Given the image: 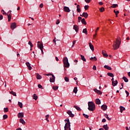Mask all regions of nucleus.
Here are the masks:
<instances>
[{"mask_svg":"<svg viewBox=\"0 0 130 130\" xmlns=\"http://www.w3.org/2000/svg\"><path fill=\"white\" fill-rule=\"evenodd\" d=\"M120 39V38L119 37H118L116 39V41H114L113 44V48L114 50H116L118 49V48L120 46V44H121V41Z\"/></svg>","mask_w":130,"mask_h":130,"instance_id":"f257e3e1","label":"nucleus"},{"mask_svg":"<svg viewBox=\"0 0 130 130\" xmlns=\"http://www.w3.org/2000/svg\"><path fill=\"white\" fill-rule=\"evenodd\" d=\"M88 109L89 111H94L95 110V104L93 102H89L88 103Z\"/></svg>","mask_w":130,"mask_h":130,"instance_id":"f03ea898","label":"nucleus"},{"mask_svg":"<svg viewBox=\"0 0 130 130\" xmlns=\"http://www.w3.org/2000/svg\"><path fill=\"white\" fill-rule=\"evenodd\" d=\"M64 68H70V63L69 62V59L68 57H64L63 59Z\"/></svg>","mask_w":130,"mask_h":130,"instance_id":"7ed1b4c3","label":"nucleus"},{"mask_svg":"<svg viewBox=\"0 0 130 130\" xmlns=\"http://www.w3.org/2000/svg\"><path fill=\"white\" fill-rule=\"evenodd\" d=\"M38 47L41 50L42 53L43 54V44L40 42H38Z\"/></svg>","mask_w":130,"mask_h":130,"instance_id":"20e7f679","label":"nucleus"},{"mask_svg":"<svg viewBox=\"0 0 130 130\" xmlns=\"http://www.w3.org/2000/svg\"><path fill=\"white\" fill-rule=\"evenodd\" d=\"M64 128V130H71V123H66Z\"/></svg>","mask_w":130,"mask_h":130,"instance_id":"39448f33","label":"nucleus"},{"mask_svg":"<svg viewBox=\"0 0 130 130\" xmlns=\"http://www.w3.org/2000/svg\"><path fill=\"white\" fill-rule=\"evenodd\" d=\"M51 76H52L50 78V82L51 83H54L55 82V77L53 74H51Z\"/></svg>","mask_w":130,"mask_h":130,"instance_id":"423d86ee","label":"nucleus"},{"mask_svg":"<svg viewBox=\"0 0 130 130\" xmlns=\"http://www.w3.org/2000/svg\"><path fill=\"white\" fill-rule=\"evenodd\" d=\"M64 12H66V13H70L71 12V10H70V8L67 6H64L63 8Z\"/></svg>","mask_w":130,"mask_h":130,"instance_id":"0eeeda50","label":"nucleus"},{"mask_svg":"<svg viewBox=\"0 0 130 130\" xmlns=\"http://www.w3.org/2000/svg\"><path fill=\"white\" fill-rule=\"evenodd\" d=\"M16 28H17V24L16 22H14L11 25V28L12 30H14V29H16Z\"/></svg>","mask_w":130,"mask_h":130,"instance_id":"6e6552de","label":"nucleus"},{"mask_svg":"<svg viewBox=\"0 0 130 130\" xmlns=\"http://www.w3.org/2000/svg\"><path fill=\"white\" fill-rule=\"evenodd\" d=\"M67 114H69V115L70 116V117H74L75 116V115L73 114L71 111H68L67 112Z\"/></svg>","mask_w":130,"mask_h":130,"instance_id":"1a4fd4ad","label":"nucleus"},{"mask_svg":"<svg viewBox=\"0 0 130 130\" xmlns=\"http://www.w3.org/2000/svg\"><path fill=\"white\" fill-rule=\"evenodd\" d=\"M73 29L74 30H75L76 31V32L77 33H78V32H79V26L77 25H74L73 26Z\"/></svg>","mask_w":130,"mask_h":130,"instance_id":"9d476101","label":"nucleus"},{"mask_svg":"<svg viewBox=\"0 0 130 130\" xmlns=\"http://www.w3.org/2000/svg\"><path fill=\"white\" fill-rule=\"evenodd\" d=\"M80 16H83L84 17V18H85V19H87L88 18V13L87 12H83L82 14H80Z\"/></svg>","mask_w":130,"mask_h":130,"instance_id":"9b49d317","label":"nucleus"},{"mask_svg":"<svg viewBox=\"0 0 130 130\" xmlns=\"http://www.w3.org/2000/svg\"><path fill=\"white\" fill-rule=\"evenodd\" d=\"M25 64L27 66V68H28L29 71H31L32 70V67H31V65H30V63L29 62H26Z\"/></svg>","mask_w":130,"mask_h":130,"instance_id":"f8f14e48","label":"nucleus"},{"mask_svg":"<svg viewBox=\"0 0 130 130\" xmlns=\"http://www.w3.org/2000/svg\"><path fill=\"white\" fill-rule=\"evenodd\" d=\"M18 118H23V117H24V113H19L18 114Z\"/></svg>","mask_w":130,"mask_h":130,"instance_id":"ddd939ff","label":"nucleus"},{"mask_svg":"<svg viewBox=\"0 0 130 130\" xmlns=\"http://www.w3.org/2000/svg\"><path fill=\"white\" fill-rule=\"evenodd\" d=\"M93 90L94 91V92H96V93H97L98 95L102 94V92H101V91L98 90L97 88H94Z\"/></svg>","mask_w":130,"mask_h":130,"instance_id":"4468645a","label":"nucleus"},{"mask_svg":"<svg viewBox=\"0 0 130 130\" xmlns=\"http://www.w3.org/2000/svg\"><path fill=\"white\" fill-rule=\"evenodd\" d=\"M101 108L104 111H105L107 109V106L106 105H103L101 106Z\"/></svg>","mask_w":130,"mask_h":130,"instance_id":"2eb2a0df","label":"nucleus"},{"mask_svg":"<svg viewBox=\"0 0 130 130\" xmlns=\"http://www.w3.org/2000/svg\"><path fill=\"white\" fill-rule=\"evenodd\" d=\"M89 45L91 50H92V51H94V46H93V44H92L91 43H89Z\"/></svg>","mask_w":130,"mask_h":130,"instance_id":"dca6fc26","label":"nucleus"},{"mask_svg":"<svg viewBox=\"0 0 130 130\" xmlns=\"http://www.w3.org/2000/svg\"><path fill=\"white\" fill-rule=\"evenodd\" d=\"M112 84L113 87H115V86L118 84V82H117V80L113 81V82H112Z\"/></svg>","mask_w":130,"mask_h":130,"instance_id":"f3484780","label":"nucleus"},{"mask_svg":"<svg viewBox=\"0 0 130 130\" xmlns=\"http://www.w3.org/2000/svg\"><path fill=\"white\" fill-rule=\"evenodd\" d=\"M104 68H105V69H106L107 70H108L109 71H111V70H112L111 67H110V66H107V65L104 66Z\"/></svg>","mask_w":130,"mask_h":130,"instance_id":"a211bd4d","label":"nucleus"},{"mask_svg":"<svg viewBox=\"0 0 130 130\" xmlns=\"http://www.w3.org/2000/svg\"><path fill=\"white\" fill-rule=\"evenodd\" d=\"M95 103L96 104H98V105L101 104V101H100L99 99H96L95 100Z\"/></svg>","mask_w":130,"mask_h":130,"instance_id":"6ab92c4d","label":"nucleus"},{"mask_svg":"<svg viewBox=\"0 0 130 130\" xmlns=\"http://www.w3.org/2000/svg\"><path fill=\"white\" fill-rule=\"evenodd\" d=\"M19 121L20 122V123H22V124L25 125V120H24V119L23 118H20L19 119Z\"/></svg>","mask_w":130,"mask_h":130,"instance_id":"aec40b11","label":"nucleus"},{"mask_svg":"<svg viewBox=\"0 0 130 130\" xmlns=\"http://www.w3.org/2000/svg\"><path fill=\"white\" fill-rule=\"evenodd\" d=\"M81 23L83 24V25H87V22H86L85 18H83L81 19Z\"/></svg>","mask_w":130,"mask_h":130,"instance_id":"412c9836","label":"nucleus"},{"mask_svg":"<svg viewBox=\"0 0 130 130\" xmlns=\"http://www.w3.org/2000/svg\"><path fill=\"white\" fill-rule=\"evenodd\" d=\"M74 108H76L78 111H81L82 110V109H81V108L76 105L74 106Z\"/></svg>","mask_w":130,"mask_h":130,"instance_id":"4be33fe9","label":"nucleus"},{"mask_svg":"<svg viewBox=\"0 0 130 130\" xmlns=\"http://www.w3.org/2000/svg\"><path fill=\"white\" fill-rule=\"evenodd\" d=\"M120 112L121 113H122V112L124 111V110H125V108L122 107V106H120Z\"/></svg>","mask_w":130,"mask_h":130,"instance_id":"5701e85b","label":"nucleus"},{"mask_svg":"<svg viewBox=\"0 0 130 130\" xmlns=\"http://www.w3.org/2000/svg\"><path fill=\"white\" fill-rule=\"evenodd\" d=\"M107 75L109 76V77H111V78H113V77H114V75L112 73L109 72L107 73Z\"/></svg>","mask_w":130,"mask_h":130,"instance_id":"b1692460","label":"nucleus"},{"mask_svg":"<svg viewBox=\"0 0 130 130\" xmlns=\"http://www.w3.org/2000/svg\"><path fill=\"white\" fill-rule=\"evenodd\" d=\"M122 79L125 83H127V82H128V79L126 77H125V76H123L122 77Z\"/></svg>","mask_w":130,"mask_h":130,"instance_id":"393cba45","label":"nucleus"},{"mask_svg":"<svg viewBox=\"0 0 130 130\" xmlns=\"http://www.w3.org/2000/svg\"><path fill=\"white\" fill-rule=\"evenodd\" d=\"M18 106H19L20 108H23V103L21 102H18Z\"/></svg>","mask_w":130,"mask_h":130,"instance_id":"a878e982","label":"nucleus"},{"mask_svg":"<svg viewBox=\"0 0 130 130\" xmlns=\"http://www.w3.org/2000/svg\"><path fill=\"white\" fill-rule=\"evenodd\" d=\"M7 16H8V22H11V20L12 19V16L11 14H7Z\"/></svg>","mask_w":130,"mask_h":130,"instance_id":"bb28decb","label":"nucleus"},{"mask_svg":"<svg viewBox=\"0 0 130 130\" xmlns=\"http://www.w3.org/2000/svg\"><path fill=\"white\" fill-rule=\"evenodd\" d=\"M77 11L78 13H80L81 12V9L80 8V5H78L77 6Z\"/></svg>","mask_w":130,"mask_h":130,"instance_id":"cd10ccee","label":"nucleus"},{"mask_svg":"<svg viewBox=\"0 0 130 130\" xmlns=\"http://www.w3.org/2000/svg\"><path fill=\"white\" fill-rule=\"evenodd\" d=\"M102 53H103V55H104V56H105V57H107V56H108V54H107V53H106V52L103 51Z\"/></svg>","mask_w":130,"mask_h":130,"instance_id":"c85d7f7f","label":"nucleus"},{"mask_svg":"<svg viewBox=\"0 0 130 130\" xmlns=\"http://www.w3.org/2000/svg\"><path fill=\"white\" fill-rule=\"evenodd\" d=\"M73 92L75 94H77V92H78V87H74V88L73 89Z\"/></svg>","mask_w":130,"mask_h":130,"instance_id":"c756f323","label":"nucleus"},{"mask_svg":"<svg viewBox=\"0 0 130 130\" xmlns=\"http://www.w3.org/2000/svg\"><path fill=\"white\" fill-rule=\"evenodd\" d=\"M82 32L83 33H84V34H85L86 35H88V32L87 31V28H84L83 29V31Z\"/></svg>","mask_w":130,"mask_h":130,"instance_id":"7c9ffc66","label":"nucleus"},{"mask_svg":"<svg viewBox=\"0 0 130 130\" xmlns=\"http://www.w3.org/2000/svg\"><path fill=\"white\" fill-rule=\"evenodd\" d=\"M37 80H41L42 79V77L39 74L37 75Z\"/></svg>","mask_w":130,"mask_h":130,"instance_id":"2f4dec72","label":"nucleus"},{"mask_svg":"<svg viewBox=\"0 0 130 130\" xmlns=\"http://www.w3.org/2000/svg\"><path fill=\"white\" fill-rule=\"evenodd\" d=\"M80 56H81V59H82V60H83V61H86V58H85V56H84V55H80Z\"/></svg>","mask_w":130,"mask_h":130,"instance_id":"473e14b6","label":"nucleus"},{"mask_svg":"<svg viewBox=\"0 0 130 130\" xmlns=\"http://www.w3.org/2000/svg\"><path fill=\"white\" fill-rule=\"evenodd\" d=\"M103 127L104 128V129L105 130H108V126L107 125V124L106 125H104Z\"/></svg>","mask_w":130,"mask_h":130,"instance_id":"72a5a7b5","label":"nucleus"},{"mask_svg":"<svg viewBox=\"0 0 130 130\" xmlns=\"http://www.w3.org/2000/svg\"><path fill=\"white\" fill-rule=\"evenodd\" d=\"M10 93L12 94V95H13V96H17V94L16 93V92H14L13 91H10Z\"/></svg>","mask_w":130,"mask_h":130,"instance_id":"f704fd0d","label":"nucleus"},{"mask_svg":"<svg viewBox=\"0 0 130 130\" xmlns=\"http://www.w3.org/2000/svg\"><path fill=\"white\" fill-rule=\"evenodd\" d=\"M37 98H38V97L37 96V95H36V94H34L33 99H34L35 100H37Z\"/></svg>","mask_w":130,"mask_h":130,"instance_id":"c9c22d12","label":"nucleus"},{"mask_svg":"<svg viewBox=\"0 0 130 130\" xmlns=\"http://www.w3.org/2000/svg\"><path fill=\"white\" fill-rule=\"evenodd\" d=\"M105 117H106V118H107L108 120H111V118H109L108 114H106L105 115Z\"/></svg>","mask_w":130,"mask_h":130,"instance_id":"e433bc0d","label":"nucleus"},{"mask_svg":"<svg viewBox=\"0 0 130 130\" xmlns=\"http://www.w3.org/2000/svg\"><path fill=\"white\" fill-rule=\"evenodd\" d=\"M28 45H30V48H32V47H33V44H32V42H31V41H30L28 42Z\"/></svg>","mask_w":130,"mask_h":130,"instance_id":"4c0bfd02","label":"nucleus"},{"mask_svg":"<svg viewBox=\"0 0 130 130\" xmlns=\"http://www.w3.org/2000/svg\"><path fill=\"white\" fill-rule=\"evenodd\" d=\"M65 122H66V123H71V122H70V119H69V118H67L66 119L64 120Z\"/></svg>","mask_w":130,"mask_h":130,"instance_id":"58836bf2","label":"nucleus"},{"mask_svg":"<svg viewBox=\"0 0 130 130\" xmlns=\"http://www.w3.org/2000/svg\"><path fill=\"white\" fill-rule=\"evenodd\" d=\"M53 90H54L55 91H56V90H57V89H58V86H54L53 87Z\"/></svg>","mask_w":130,"mask_h":130,"instance_id":"ea45409f","label":"nucleus"},{"mask_svg":"<svg viewBox=\"0 0 130 130\" xmlns=\"http://www.w3.org/2000/svg\"><path fill=\"white\" fill-rule=\"evenodd\" d=\"M111 7H112V8H113L114 9V8H116V7H118V5L113 4Z\"/></svg>","mask_w":130,"mask_h":130,"instance_id":"a19ab883","label":"nucleus"},{"mask_svg":"<svg viewBox=\"0 0 130 130\" xmlns=\"http://www.w3.org/2000/svg\"><path fill=\"white\" fill-rule=\"evenodd\" d=\"M83 115L84 116L85 118H87V119L89 118V115L85 114H83Z\"/></svg>","mask_w":130,"mask_h":130,"instance_id":"79ce46f5","label":"nucleus"},{"mask_svg":"<svg viewBox=\"0 0 130 130\" xmlns=\"http://www.w3.org/2000/svg\"><path fill=\"white\" fill-rule=\"evenodd\" d=\"M64 81H66V82H69L70 81V79H69V78L65 77H64Z\"/></svg>","mask_w":130,"mask_h":130,"instance_id":"37998d69","label":"nucleus"},{"mask_svg":"<svg viewBox=\"0 0 130 130\" xmlns=\"http://www.w3.org/2000/svg\"><path fill=\"white\" fill-rule=\"evenodd\" d=\"M4 112H8V111H9V108H4Z\"/></svg>","mask_w":130,"mask_h":130,"instance_id":"c03bdc74","label":"nucleus"},{"mask_svg":"<svg viewBox=\"0 0 130 130\" xmlns=\"http://www.w3.org/2000/svg\"><path fill=\"white\" fill-rule=\"evenodd\" d=\"M100 10L101 13H103V12H104V11H105L104 8H103V7L101 8L100 9Z\"/></svg>","mask_w":130,"mask_h":130,"instance_id":"a18cd8bd","label":"nucleus"},{"mask_svg":"<svg viewBox=\"0 0 130 130\" xmlns=\"http://www.w3.org/2000/svg\"><path fill=\"white\" fill-rule=\"evenodd\" d=\"M88 9H89V6H88V5H85V6H84V9H85L86 11H87V10H88Z\"/></svg>","mask_w":130,"mask_h":130,"instance_id":"49530a36","label":"nucleus"},{"mask_svg":"<svg viewBox=\"0 0 130 130\" xmlns=\"http://www.w3.org/2000/svg\"><path fill=\"white\" fill-rule=\"evenodd\" d=\"M8 118V115H3V119H7Z\"/></svg>","mask_w":130,"mask_h":130,"instance_id":"de8ad7c7","label":"nucleus"},{"mask_svg":"<svg viewBox=\"0 0 130 130\" xmlns=\"http://www.w3.org/2000/svg\"><path fill=\"white\" fill-rule=\"evenodd\" d=\"M125 92L126 94V97H128V95H129V92H128V91H127V90H125Z\"/></svg>","mask_w":130,"mask_h":130,"instance_id":"09e8293b","label":"nucleus"},{"mask_svg":"<svg viewBox=\"0 0 130 130\" xmlns=\"http://www.w3.org/2000/svg\"><path fill=\"white\" fill-rule=\"evenodd\" d=\"M38 88H39L40 89H43L42 85H40V84H38Z\"/></svg>","mask_w":130,"mask_h":130,"instance_id":"8fccbe9b","label":"nucleus"},{"mask_svg":"<svg viewBox=\"0 0 130 130\" xmlns=\"http://www.w3.org/2000/svg\"><path fill=\"white\" fill-rule=\"evenodd\" d=\"M114 13H115V15H118V14H119V11H115V10H114Z\"/></svg>","mask_w":130,"mask_h":130,"instance_id":"3c124183","label":"nucleus"},{"mask_svg":"<svg viewBox=\"0 0 130 130\" xmlns=\"http://www.w3.org/2000/svg\"><path fill=\"white\" fill-rule=\"evenodd\" d=\"M92 69L93 70V71H96V70H97V68L96 67V66L94 65Z\"/></svg>","mask_w":130,"mask_h":130,"instance_id":"603ef678","label":"nucleus"},{"mask_svg":"<svg viewBox=\"0 0 130 130\" xmlns=\"http://www.w3.org/2000/svg\"><path fill=\"white\" fill-rule=\"evenodd\" d=\"M59 23H60L59 19L57 20V21L56 22V25H58V24H59Z\"/></svg>","mask_w":130,"mask_h":130,"instance_id":"864d4df0","label":"nucleus"},{"mask_svg":"<svg viewBox=\"0 0 130 130\" xmlns=\"http://www.w3.org/2000/svg\"><path fill=\"white\" fill-rule=\"evenodd\" d=\"M85 2L87 3V4L90 3V2H91V0H85Z\"/></svg>","mask_w":130,"mask_h":130,"instance_id":"5fc2aeb1","label":"nucleus"},{"mask_svg":"<svg viewBox=\"0 0 130 130\" xmlns=\"http://www.w3.org/2000/svg\"><path fill=\"white\" fill-rule=\"evenodd\" d=\"M1 12L3 14V15H5V14H7L5 12V10H2Z\"/></svg>","mask_w":130,"mask_h":130,"instance_id":"6e6d98bb","label":"nucleus"},{"mask_svg":"<svg viewBox=\"0 0 130 130\" xmlns=\"http://www.w3.org/2000/svg\"><path fill=\"white\" fill-rule=\"evenodd\" d=\"M102 122H106V119L105 118H104L102 119Z\"/></svg>","mask_w":130,"mask_h":130,"instance_id":"4d7b16f0","label":"nucleus"},{"mask_svg":"<svg viewBox=\"0 0 130 130\" xmlns=\"http://www.w3.org/2000/svg\"><path fill=\"white\" fill-rule=\"evenodd\" d=\"M40 8H43V4H41L40 5Z\"/></svg>","mask_w":130,"mask_h":130,"instance_id":"13d9d810","label":"nucleus"},{"mask_svg":"<svg viewBox=\"0 0 130 130\" xmlns=\"http://www.w3.org/2000/svg\"><path fill=\"white\" fill-rule=\"evenodd\" d=\"M93 60H94V61H96V60H97V58L96 57V56L93 57Z\"/></svg>","mask_w":130,"mask_h":130,"instance_id":"bf43d9fd","label":"nucleus"},{"mask_svg":"<svg viewBox=\"0 0 130 130\" xmlns=\"http://www.w3.org/2000/svg\"><path fill=\"white\" fill-rule=\"evenodd\" d=\"M99 4L100 5V6H102V5H103V2H100L99 3Z\"/></svg>","mask_w":130,"mask_h":130,"instance_id":"052dcab7","label":"nucleus"},{"mask_svg":"<svg viewBox=\"0 0 130 130\" xmlns=\"http://www.w3.org/2000/svg\"><path fill=\"white\" fill-rule=\"evenodd\" d=\"M3 16L2 15H0V20H3Z\"/></svg>","mask_w":130,"mask_h":130,"instance_id":"680f3d73","label":"nucleus"},{"mask_svg":"<svg viewBox=\"0 0 130 130\" xmlns=\"http://www.w3.org/2000/svg\"><path fill=\"white\" fill-rule=\"evenodd\" d=\"M76 41H73V45H75V44H76Z\"/></svg>","mask_w":130,"mask_h":130,"instance_id":"e2e57ef3","label":"nucleus"},{"mask_svg":"<svg viewBox=\"0 0 130 130\" xmlns=\"http://www.w3.org/2000/svg\"><path fill=\"white\" fill-rule=\"evenodd\" d=\"M55 59L57 61H58L59 59H58V57H55Z\"/></svg>","mask_w":130,"mask_h":130,"instance_id":"0e129e2a","label":"nucleus"},{"mask_svg":"<svg viewBox=\"0 0 130 130\" xmlns=\"http://www.w3.org/2000/svg\"><path fill=\"white\" fill-rule=\"evenodd\" d=\"M78 20H82V17H78Z\"/></svg>","mask_w":130,"mask_h":130,"instance_id":"69168bd1","label":"nucleus"},{"mask_svg":"<svg viewBox=\"0 0 130 130\" xmlns=\"http://www.w3.org/2000/svg\"><path fill=\"white\" fill-rule=\"evenodd\" d=\"M127 75L128 77H130V72H128Z\"/></svg>","mask_w":130,"mask_h":130,"instance_id":"338daca9","label":"nucleus"},{"mask_svg":"<svg viewBox=\"0 0 130 130\" xmlns=\"http://www.w3.org/2000/svg\"><path fill=\"white\" fill-rule=\"evenodd\" d=\"M16 130H22V128H18L16 129Z\"/></svg>","mask_w":130,"mask_h":130,"instance_id":"774afa93","label":"nucleus"}]
</instances>
